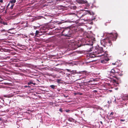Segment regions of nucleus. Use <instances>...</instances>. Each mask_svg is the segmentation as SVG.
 Wrapping results in <instances>:
<instances>
[{
  "instance_id": "f257e3e1",
  "label": "nucleus",
  "mask_w": 128,
  "mask_h": 128,
  "mask_svg": "<svg viewBox=\"0 0 128 128\" xmlns=\"http://www.w3.org/2000/svg\"><path fill=\"white\" fill-rule=\"evenodd\" d=\"M70 29L69 28H65L62 31V33L63 35L65 36H68L70 34Z\"/></svg>"
},
{
  "instance_id": "f03ea898",
  "label": "nucleus",
  "mask_w": 128,
  "mask_h": 128,
  "mask_svg": "<svg viewBox=\"0 0 128 128\" xmlns=\"http://www.w3.org/2000/svg\"><path fill=\"white\" fill-rule=\"evenodd\" d=\"M81 46H78L77 44H76L75 43L73 42L70 44L69 45V48L72 50H75L76 49L78 48Z\"/></svg>"
},
{
  "instance_id": "7ed1b4c3",
  "label": "nucleus",
  "mask_w": 128,
  "mask_h": 128,
  "mask_svg": "<svg viewBox=\"0 0 128 128\" xmlns=\"http://www.w3.org/2000/svg\"><path fill=\"white\" fill-rule=\"evenodd\" d=\"M86 51L87 52L91 51L93 49V46L92 45H87L86 46Z\"/></svg>"
},
{
  "instance_id": "20e7f679",
  "label": "nucleus",
  "mask_w": 128,
  "mask_h": 128,
  "mask_svg": "<svg viewBox=\"0 0 128 128\" xmlns=\"http://www.w3.org/2000/svg\"><path fill=\"white\" fill-rule=\"evenodd\" d=\"M10 43L9 41H8V43ZM10 44H8V55H15L16 54V53L14 52H11V50L10 49V47H11V46L10 45Z\"/></svg>"
},
{
  "instance_id": "39448f33",
  "label": "nucleus",
  "mask_w": 128,
  "mask_h": 128,
  "mask_svg": "<svg viewBox=\"0 0 128 128\" xmlns=\"http://www.w3.org/2000/svg\"><path fill=\"white\" fill-rule=\"evenodd\" d=\"M104 55L105 56L104 54H102L97 56V55H96V54H94V53L93 52L92 53H91V54H89V56L90 58H94L96 56H103Z\"/></svg>"
},
{
  "instance_id": "423d86ee",
  "label": "nucleus",
  "mask_w": 128,
  "mask_h": 128,
  "mask_svg": "<svg viewBox=\"0 0 128 128\" xmlns=\"http://www.w3.org/2000/svg\"><path fill=\"white\" fill-rule=\"evenodd\" d=\"M109 34L111 36V37L112 38L114 37L115 40H116L118 36V34L116 33H115L114 34H113L112 33H111Z\"/></svg>"
},
{
  "instance_id": "0eeeda50",
  "label": "nucleus",
  "mask_w": 128,
  "mask_h": 128,
  "mask_svg": "<svg viewBox=\"0 0 128 128\" xmlns=\"http://www.w3.org/2000/svg\"><path fill=\"white\" fill-rule=\"evenodd\" d=\"M97 55L98 54H100L104 52V51L103 50V48H98Z\"/></svg>"
},
{
  "instance_id": "6e6552de",
  "label": "nucleus",
  "mask_w": 128,
  "mask_h": 128,
  "mask_svg": "<svg viewBox=\"0 0 128 128\" xmlns=\"http://www.w3.org/2000/svg\"><path fill=\"white\" fill-rule=\"evenodd\" d=\"M78 3L80 4H85L87 2V1L86 0H77Z\"/></svg>"
},
{
  "instance_id": "1a4fd4ad",
  "label": "nucleus",
  "mask_w": 128,
  "mask_h": 128,
  "mask_svg": "<svg viewBox=\"0 0 128 128\" xmlns=\"http://www.w3.org/2000/svg\"><path fill=\"white\" fill-rule=\"evenodd\" d=\"M109 60V59L108 58H105L104 60H101V62L102 63H106Z\"/></svg>"
},
{
  "instance_id": "9d476101",
  "label": "nucleus",
  "mask_w": 128,
  "mask_h": 128,
  "mask_svg": "<svg viewBox=\"0 0 128 128\" xmlns=\"http://www.w3.org/2000/svg\"><path fill=\"white\" fill-rule=\"evenodd\" d=\"M105 41L107 43L109 44V46H111V45H112V43L110 40L108 38H107L106 39Z\"/></svg>"
},
{
  "instance_id": "9b49d317",
  "label": "nucleus",
  "mask_w": 128,
  "mask_h": 128,
  "mask_svg": "<svg viewBox=\"0 0 128 128\" xmlns=\"http://www.w3.org/2000/svg\"><path fill=\"white\" fill-rule=\"evenodd\" d=\"M116 72L115 70L113 69H112L110 71V74L111 76H112L114 75L116 73Z\"/></svg>"
},
{
  "instance_id": "f8f14e48",
  "label": "nucleus",
  "mask_w": 128,
  "mask_h": 128,
  "mask_svg": "<svg viewBox=\"0 0 128 128\" xmlns=\"http://www.w3.org/2000/svg\"><path fill=\"white\" fill-rule=\"evenodd\" d=\"M16 2V0H12L10 1L9 3L8 4V6L11 4H14V3Z\"/></svg>"
},
{
  "instance_id": "ddd939ff",
  "label": "nucleus",
  "mask_w": 128,
  "mask_h": 128,
  "mask_svg": "<svg viewBox=\"0 0 128 128\" xmlns=\"http://www.w3.org/2000/svg\"><path fill=\"white\" fill-rule=\"evenodd\" d=\"M89 14L90 15H92V14H94V13L93 12H92V13H91V12H90V11L89 10H87L86 11V12L85 14Z\"/></svg>"
},
{
  "instance_id": "4468645a",
  "label": "nucleus",
  "mask_w": 128,
  "mask_h": 128,
  "mask_svg": "<svg viewBox=\"0 0 128 128\" xmlns=\"http://www.w3.org/2000/svg\"><path fill=\"white\" fill-rule=\"evenodd\" d=\"M98 48H95V49L94 50V51L93 52L94 53V54H96V55H97V53L98 51Z\"/></svg>"
},
{
  "instance_id": "2eb2a0df",
  "label": "nucleus",
  "mask_w": 128,
  "mask_h": 128,
  "mask_svg": "<svg viewBox=\"0 0 128 128\" xmlns=\"http://www.w3.org/2000/svg\"><path fill=\"white\" fill-rule=\"evenodd\" d=\"M68 120L70 122H74V121L76 122V121L75 120H74L73 118H68Z\"/></svg>"
},
{
  "instance_id": "dca6fc26",
  "label": "nucleus",
  "mask_w": 128,
  "mask_h": 128,
  "mask_svg": "<svg viewBox=\"0 0 128 128\" xmlns=\"http://www.w3.org/2000/svg\"><path fill=\"white\" fill-rule=\"evenodd\" d=\"M8 72H10L11 73L10 74V73H8V77L11 78L12 77L11 76L12 75V73L14 74V73L12 72V71L10 70H8Z\"/></svg>"
},
{
  "instance_id": "f3484780",
  "label": "nucleus",
  "mask_w": 128,
  "mask_h": 128,
  "mask_svg": "<svg viewBox=\"0 0 128 128\" xmlns=\"http://www.w3.org/2000/svg\"><path fill=\"white\" fill-rule=\"evenodd\" d=\"M42 31H40L38 30H36V33L35 34V36H36L38 34L40 35L39 34L40 33H41Z\"/></svg>"
},
{
  "instance_id": "a211bd4d",
  "label": "nucleus",
  "mask_w": 128,
  "mask_h": 128,
  "mask_svg": "<svg viewBox=\"0 0 128 128\" xmlns=\"http://www.w3.org/2000/svg\"><path fill=\"white\" fill-rule=\"evenodd\" d=\"M32 84L34 85H35L36 84V83H34L33 82V81L30 80L29 82H28V85Z\"/></svg>"
},
{
  "instance_id": "6ab92c4d",
  "label": "nucleus",
  "mask_w": 128,
  "mask_h": 128,
  "mask_svg": "<svg viewBox=\"0 0 128 128\" xmlns=\"http://www.w3.org/2000/svg\"><path fill=\"white\" fill-rule=\"evenodd\" d=\"M50 87H51V88L53 89H54L56 87V86L54 85H51L50 86Z\"/></svg>"
},
{
  "instance_id": "aec40b11",
  "label": "nucleus",
  "mask_w": 128,
  "mask_h": 128,
  "mask_svg": "<svg viewBox=\"0 0 128 128\" xmlns=\"http://www.w3.org/2000/svg\"><path fill=\"white\" fill-rule=\"evenodd\" d=\"M62 81V80L61 79H57V81L58 83L59 84L61 83V81Z\"/></svg>"
},
{
  "instance_id": "412c9836",
  "label": "nucleus",
  "mask_w": 128,
  "mask_h": 128,
  "mask_svg": "<svg viewBox=\"0 0 128 128\" xmlns=\"http://www.w3.org/2000/svg\"><path fill=\"white\" fill-rule=\"evenodd\" d=\"M15 66L16 67H20V64H15Z\"/></svg>"
},
{
  "instance_id": "4be33fe9",
  "label": "nucleus",
  "mask_w": 128,
  "mask_h": 128,
  "mask_svg": "<svg viewBox=\"0 0 128 128\" xmlns=\"http://www.w3.org/2000/svg\"><path fill=\"white\" fill-rule=\"evenodd\" d=\"M14 5V4H11V6L10 7V8L11 9H12L13 8V6Z\"/></svg>"
},
{
  "instance_id": "5701e85b",
  "label": "nucleus",
  "mask_w": 128,
  "mask_h": 128,
  "mask_svg": "<svg viewBox=\"0 0 128 128\" xmlns=\"http://www.w3.org/2000/svg\"><path fill=\"white\" fill-rule=\"evenodd\" d=\"M2 24H3L4 25H7L8 24L6 22H2Z\"/></svg>"
},
{
  "instance_id": "b1692460",
  "label": "nucleus",
  "mask_w": 128,
  "mask_h": 128,
  "mask_svg": "<svg viewBox=\"0 0 128 128\" xmlns=\"http://www.w3.org/2000/svg\"><path fill=\"white\" fill-rule=\"evenodd\" d=\"M13 64H12V63H11L10 62H9V61H8V67L9 66H9V64H10V65H13ZM9 68V67H8V68Z\"/></svg>"
},
{
  "instance_id": "393cba45",
  "label": "nucleus",
  "mask_w": 128,
  "mask_h": 128,
  "mask_svg": "<svg viewBox=\"0 0 128 128\" xmlns=\"http://www.w3.org/2000/svg\"><path fill=\"white\" fill-rule=\"evenodd\" d=\"M65 111L66 112H69V113H70V110H66Z\"/></svg>"
},
{
  "instance_id": "a878e982",
  "label": "nucleus",
  "mask_w": 128,
  "mask_h": 128,
  "mask_svg": "<svg viewBox=\"0 0 128 128\" xmlns=\"http://www.w3.org/2000/svg\"><path fill=\"white\" fill-rule=\"evenodd\" d=\"M114 114V112H111L110 114V116L111 117H112V116L113 114Z\"/></svg>"
},
{
  "instance_id": "bb28decb",
  "label": "nucleus",
  "mask_w": 128,
  "mask_h": 128,
  "mask_svg": "<svg viewBox=\"0 0 128 128\" xmlns=\"http://www.w3.org/2000/svg\"><path fill=\"white\" fill-rule=\"evenodd\" d=\"M120 121L121 122H124L125 120L124 119H120Z\"/></svg>"
},
{
  "instance_id": "cd10ccee",
  "label": "nucleus",
  "mask_w": 128,
  "mask_h": 128,
  "mask_svg": "<svg viewBox=\"0 0 128 128\" xmlns=\"http://www.w3.org/2000/svg\"><path fill=\"white\" fill-rule=\"evenodd\" d=\"M8 34L9 33H10V34H14V32H12V33H11L9 31H8ZM8 36H11V35H10V34H8Z\"/></svg>"
},
{
  "instance_id": "c85d7f7f",
  "label": "nucleus",
  "mask_w": 128,
  "mask_h": 128,
  "mask_svg": "<svg viewBox=\"0 0 128 128\" xmlns=\"http://www.w3.org/2000/svg\"><path fill=\"white\" fill-rule=\"evenodd\" d=\"M118 63V62H116L115 63H114V64L113 63H112V64H114V65H118V64H117Z\"/></svg>"
},
{
  "instance_id": "c756f323",
  "label": "nucleus",
  "mask_w": 128,
  "mask_h": 128,
  "mask_svg": "<svg viewBox=\"0 0 128 128\" xmlns=\"http://www.w3.org/2000/svg\"><path fill=\"white\" fill-rule=\"evenodd\" d=\"M92 82V80H89V81H88V82L87 83H90V82Z\"/></svg>"
},
{
  "instance_id": "7c9ffc66",
  "label": "nucleus",
  "mask_w": 128,
  "mask_h": 128,
  "mask_svg": "<svg viewBox=\"0 0 128 128\" xmlns=\"http://www.w3.org/2000/svg\"><path fill=\"white\" fill-rule=\"evenodd\" d=\"M66 70L68 72H70V70L68 69H66Z\"/></svg>"
},
{
  "instance_id": "2f4dec72",
  "label": "nucleus",
  "mask_w": 128,
  "mask_h": 128,
  "mask_svg": "<svg viewBox=\"0 0 128 128\" xmlns=\"http://www.w3.org/2000/svg\"><path fill=\"white\" fill-rule=\"evenodd\" d=\"M59 111L60 112H62V109H59Z\"/></svg>"
},
{
  "instance_id": "473e14b6",
  "label": "nucleus",
  "mask_w": 128,
  "mask_h": 128,
  "mask_svg": "<svg viewBox=\"0 0 128 128\" xmlns=\"http://www.w3.org/2000/svg\"><path fill=\"white\" fill-rule=\"evenodd\" d=\"M113 81L114 82H116V80L114 79L113 80Z\"/></svg>"
},
{
  "instance_id": "72a5a7b5",
  "label": "nucleus",
  "mask_w": 128,
  "mask_h": 128,
  "mask_svg": "<svg viewBox=\"0 0 128 128\" xmlns=\"http://www.w3.org/2000/svg\"><path fill=\"white\" fill-rule=\"evenodd\" d=\"M72 71L73 72V73H77L76 72V70L74 71L73 70Z\"/></svg>"
},
{
  "instance_id": "f704fd0d",
  "label": "nucleus",
  "mask_w": 128,
  "mask_h": 128,
  "mask_svg": "<svg viewBox=\"0 0 128 128\" xmlns=\"http://www.w3.org/2000/svg\"><path fill=\"white\" fill-rule=\"evenodd\" d=\"M24 87L25 88H27V87H28L29 86H24Z\"/></svg>"
},
{
  "instance_id": "c9c22d12",
  "label": "nucleus",
  "mask_w": 128,
  "mask_h": 128,
  "mask_svg": "<svg viewBox=\"0 0 128 128\" xmlns=\"http://www.w3.org/2000/svg\"><path fill=\"white\" fill-rule=\"evenodd\" d=\"M3 2V0H0V2Z\"/></svg>"
},
{
  "instance_id": "e433bc0d",
  "label": "nucleus",
  "mask_w": 128,
  "mask_h": 128,
  "mask_svg": "<svg viewBox=\"0 0 128 128\" xmlns=\"http://www.w3.org/2000/svg\"><path fill=\"white\" fill-rule=\"evenodd\" d=\"M32 36H34V34L33 33H32L30 34Z\"/></svg>"
},
{
  "instance_id": "4c0bfd02",
  "label": "nucleus",
  "mask_w": 128,
  "mask_h": 128,
  "mask_svg": "<svg viewBox=\"0 0 128 128\" xmlns=\"http://www.w3.org/2000/svg\"><path fill=\"white\" fill-rule=\"evenodd\" d=\"M100 123L102 124V125L103 124V123L102 121H100Z\"/></svg>"
},
{
  "instance_id": "58836bf2",
  "label": "nucleus",
  "mask_w": 128,
  "mask_h": 128,
  "mask_svg": "<svg viewBox=\"0 0 128 128\" xmlns=\"http://www.w3.org/2000/svg\"><path fill=\"white\" fill-rule=\"evenodd\" d=\"M126 100H128V96L126 97Z\"/></svg>"
},
{
  "instance_id": "ea45409f",
  "label": "nucleus",
  "mask_w": 128,
  "mask_h": 128,
  "mask_svg": "<svg viewBox=\"0 0 128 128\" xmlns=\"http://www.w3.org/2000/svg\"><path fill=\"white\" fill-rule=\"evenodd\" d=\"M121 64L120 63V65H118V66H121Z\"/></svg>"
},
{
  "instance_id": "a19ab883",
  "label": "nucleus",
  "mask_w": 128,
  "mask_h": 128,
  "mask_svg": "<svg viewBox=\"0 0 128 128\" xmlns=\"http://www.w3.org/2000/svg\"><path fill=\"white\" fill-rule=\"evenodd\" d=\"M4 84H7L8 83L4 82Z\"/></svg>"
},
{
  "instance_id": "79ce46f5",
  "label": "nucleus",
  "mask_w": 128,
  "mask_h": 128,
  "mask_svg": "<svg viewBox=\"0 0 128 128\" xmlns=\"http://www.w3.org/2000/svg\"><path fill=\"white\" fill-rule=\"evenodd\" d=\"M84 14H83H83H82V16L81 17H82V16H84Z\"/></svg>"
},
{
  "instance_id": "37998d69",
  "label": "nucleus",
  "mask_w": 128,
  "mask_h": 128,
  "mask_svg": "<svg viewBox=\"0 0 128 128\" xmlns=\"http://www.w3.org/2000/svg\"><path fill=\"white\" fill-rule=\"evenodd\" d=\"M12 96H10L8 95V98H9V97H11Z\"/></svg>"
},
{
  "instance_id": "c03bdc74",
  "label": "nucleus",
  "mask_w": 128,
  "mask_h": 128,
  "mask_svg": "<svg viewBox=\"0 0 128 128\" xmlns=\"http://www.w3.org/2000/svg\"><path fill=\"white\" fill-rule=\"evenodd\" d=\"M52 57H53L54 56V55H52Z\"/></svg>"
},
{
  "instance_id": "a18cd8bd",
  "label": "nucleus",
  "mask_w": 128,
  "mask_h": 128,
  "mask_svg": "<svg viewBox=\"0 0 128 128\" xmlns=\"http://www.w3.org/2000/svg\"><path fill=\"white\" fill-rule=\"evenodd\" d=\"M8 5L6 6V7L7 8H8Z\"/></svg>"
},
{
  "instance_id": "49530a36",
  "label": "nucleus",
  "mask_w": 128,
  "mask_h": 128,
  "mask_svg": "<svg viewBox=\"0 0 128 128\" xmlns=\"http://www.w3.org/2000/svg\"><path fill=\"white\" fill-rule=\"evenodd\" d=\"M9 37H8V40H10V38H9Z\"/></svg>"
},
{
  "instance_id": "de8ad7c7",
  "label": "nucleus",
  "mask_w": 128,
  "mask_h": 128,
  "mask_svg": "<svg viewBox=\"0 0 128 128\" xmlns=\"http://www.w3.org/2000/svg\"><path fill=\"white\" fill-rule=\"evenodd\" d=\"M8 58H10V57H9V56H8Z\"/></svg>"
},
{
  "instance_id": "09e8293b",
  "label": "nucleus",
  "mask_w": 128,
  "mask_h": 128,
  "mask_svg": "<svg viewBox=\"0 0 128 128\" xmlns=\"http://www.w3.org/2000/svg\"><path fill=\"white\" fill-rule=\"evenodd\" d=\"M12 68V67H11V68H10V67L9 68Z\"/></svg>"
},
{
  "instance_id": "8fccbe9b",
  "label": "nucleus",
  "mask_w": 128,
  "mask_h": 128,
  "mask_svg": "<svg viewBox=\"0 0 128 128\" xmlns=\"http://www.w3.org/2000/svg\"><path fill=\"white\" fill-rule=\"evenodd\" d=\"M112 40H114V39H112Z\"/></svg>"
},
{
  "instance_id": "3c124183",
  "label": "nucleus",
  "mask_w": 128,
  "mask_h": 128,
  "mask_svg": "<svg viewBox=\"0 0 128 128\" xmlns=\"http://www.w3.org/2000/svg\"><path fill=\"white\" fill-rule=\"evenodd\" d=\"M10 30V29H9L8 30Z\"/></svg>"
},
{
  "instance_id": "603ef678",
  "label": "nucleus",
  "mask_w": 128,
  "mask_h": 128,
  "mask_svg": "<svg viewBox=\"0 0 128 128\" xmlns=\"http://www.w3.org/2000/svg\"><path fill=\"white\" fill-rule=\"evenodd\" d=\"M108 102H109V101H108Z\"/></svg>"
},
{
  "instance_id": "864d4df0",
  "label": "nucleus",
  "mask_w": 128,
  "mask_h": 128,
  "mask_svg": "<svg viewBox=\"0 0 128 128\" xmlns=\"http://www.w3.org/2000/svg\"><path fill=\"white\" fill-rule=\"evenodd\" d=\"M110 39L111 38H110H110H109Z\"/></svg>"
},
{
  "instance_id": "5fc2aeb1",
  "label": "nucleus",
  "mask_w": 128,
  "mask_h": 128,
  "mask_svg": "<svg viewBox=\"0 0 128 128\" xmlns=\"http://www.w3.org/2000/svg\"><path fill=\"white\" fill-rule=\"evenodd\" d=\"M8 85H10L9 84V83H8Z\"/></svg>"
},
{
  "instance_id": "6e6d98bb",
  "label": "nucleus",
  "mask_w": 128,
  "mask_h": 128,
  "mask_svg": "<svg viewBox=\"0 0 128 128\" xmlns=\"http://www.w3.org/2000/svg\"><path fill=\"white\" fill-rule=\"evenodd\" d=\"M4 96V97H6V96Z\"/></svg>"
},
{
  "instance_id": "4d7b16f0",
  "label": "nucleus",
  "mask_w": 128,
  "mask_h": 128,
  "mask_svg": "<svg viewBox=\"0 0 128 128\" xmlns=\"http://www.w3.org/2000/svg\"><path fill=\"white\" fill-rule=\"evenodd\" d=\"M1 18L0 17V19Z\"/></svg>"
}]
</instances>
